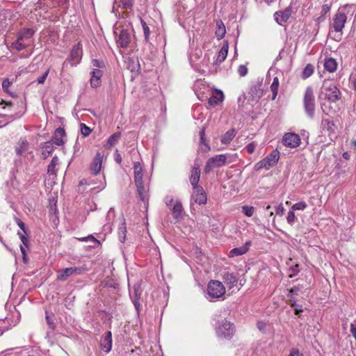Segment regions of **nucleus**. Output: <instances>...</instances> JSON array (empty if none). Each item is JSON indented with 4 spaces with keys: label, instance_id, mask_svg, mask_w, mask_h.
I'll return each instance as SVG.
<instances>
[{
    "label": "nucleus",
    "instance_id": "nucleus-6",
    "mask_svg": "<svg viewBox=\"0 0 356 356\" xmlns=\"http://www.w3.org/2000/svg\"><path fill=\"white\" fill-rule=\"evenodd\" d=\"M280 159V152L276 149L273 150L271 153H270L264 159L257 162L254 167V169L256 171L260 170L263 168L266 170H269L270 168L275 166Z\"/></svg>",
    "mask_w": 356,
    "mask_h": 356
},
{
    "label": "nucleus",
    "instance_id": "nucleus-55",
    "mask_svg": "<svg viewBox=\"0 0 356 356\" xmlns=\"http://www.w3.org/2000/svg\"><path fill=\"white\" fill-rule=\"evenodd\" d=\"M255 148H256V145H255L254 143H251L248 144V145H246V147H245V149L249 154H252L254 152Z\"/></svg>",
    "mask_w": 356,
    "mask_h": 356
},
{
    "label": "nucleus",
    "instance_id": "nucleus-45",
    "mask_svg": "<svg viewBox=\"0 0 356 356\" xmlns=\"http://www.w3.org/2000/svg\"><path fill=\"white\" fill-rule=\"evenodd\" d=\"M307 207V204L305 202H303V201H301V202H297L296 204H294L292 207H291V209L292 210H300V211H303L305 210Z\"/></svg>",
    "mask_w": 356,
    "mask_h": 356
},
{
    "label": "nucleus",
    "instance_id": "nucleus-62",
    "mask_svg": "<svg viewBox=\"0 0 356 356\" xmlns=\"http://www.w3.org/2000/svg\"><path fill=\"white\" fill-rule=\"evenodd\" d=\"M323 125H327L328 129H330V124H333L329 119H325L322 121Z\"/></svg>",
    "mask_w": 356,
    "mask_h": 356
},
{
    "label": "nucleus",
    "instance_id": "nucleus-18",
    "mask_svg": "<svg viewBox=\"0 0 356 356\" xmlns=\"http://www.w3.org/2000/svg\"><path fill=\"white\" fill-rule=\"evenodd\" d=\"M35 33V31L30 28H24L17 34V38L25 43H29Z\"/></svg>",
    "mask_w": 356,
    "mask_h": 356
},
{
    "label": "nucleus",
    "instance_id": "nucleus-33",
    "mask_svg": "<svg viewBox=\"0 0 356 356\" xmlns=\"http://www.w3.org/2000/svg\"><path fill=\"white\" fill-rule=\"evenodd\" d=\"M324 67L329 72H334L337 68V63L335 59L332 58H327L325 59Z\"/></svg>",
    "mask_w": 356,
    "mask_h": 356
},
{
    "label": "nucleus",
    "instance_id": "nucleus-11",
    "mask_svg": "<svg viewBox=\"0 0 356 356\" xmlns=\"http://www.w3.org/2000/svg\"><path fill=\"white\" fill-rule=\"evenodd\" d=\"M223 281L229 289H233V291L235 290L238 291L243 285L241 283H238V276L234 273H225L223 275Z\"/></svg>",
    "mask_w": 356,
    "mask_h": 356
},
{
    "label": "nucleus",
    "instance_id": "nucleus-28",
    "mask_svg": "<svg viewBox=\"0 0 356 356\" xmlns=\"http://www.w3.org/2000/svg\"><path fill=\"white\" fill-rule=\"evenodd\" d=\"M200 178V170L198 168H193L190 177V182L193 186V189H195L196 187H200V186L198 185Z\"/></svg>",
    "mask_w": 356,
    "mask_h": 356
},
{
    "label": "nucleus",
    "instance_id": "nucleus-48",
    "mask_svg": "<svg viewBox=\"0 0 356 356\" xmlns=\"http://www.w3.org/2000/svg\"><path fill=\"white\" fill-rule=\"evenodd\" d=\"M296 220V217L293 210L289 211L288 212L287 216H286L287 222L289 224H290L291 225H293Z\"/></svg>",
    "mask_w": 356,
    "mask_h": 356
},
{
    "label": "nucleus",
    "instance_id": "nucleus-52",
    "mask_svg": "<svg viewBox=\"0 0 356 356\" xmlns=\"http://www.w3.org/2000/svg\"><path fill=\"white\" fill-rule=\"evenodd\" d=\"M12 82L8 79H6L3 81L2 82V88L3 90L8 92V88L10 86Z\"/></svg>",
    "mask_w": 356,
    "mask_h": 356
},
{
    "label": "nucleus",
    "instance_id": "nucleus-53",
    "mask_svg": "<svg viewBox=\"0 0 356 356\" xmlns=\"http://www.w3.org/2000/svg\"><path fill=\"white\" fill-rule=\"evenodd\" d=\"M49 73V69L47 70L46 72L41 76L38 78L37 82L39 84L43 83L45 81Z\"/></svg>",
    "mask_w": 356,
    "mask_h": 356
},
{
    "label": "nucleus",
    "instance_id": "nucleus-37",
    "mask_svg": "<svg viewBox=\"0 0 356 356\" xmlns=\"http://www.w3.org/2000/svg\"><path fill=\"white\" fill-rule=\"evenodd\" d=\"M182 204L180 202H176L174 204L172 211L175 218L177 219L181 217L182 213Z\"/></svg>",
    "mask_w": 356,
    "mask_h": 356
},
{
    "label": "nucleus",
    "instance_id": "nucleus-1",
    "mask_svg": "<svg viewBox=\"0 0 356 356\" xmlns=\"http://www.w3.org/2000/svg\"><path fill=\"white\" fill-rule=\"evenodd\" d=\"M347 21V15L343 9L339 8L333 16L330 27V35L334 33V38L340 40L343 34V29Z\"/></svg>",
    "mask_w": 356,
    "mask_h": 356
},
{
    "label": "nucleus",
    "instance_id": "nucleus-30",
    "mask_svg": "<svg viewBox=\"0 0 356 356\" xmlns=\"http://www.w3.org/2000/svg\"><path fill=\"white\" fill-rule=\"evenodd\" d=\"M134 174L135 183L143 181V168L139 162H135L134 164Z\"/></svg>",
    "mask_w": 356,
    "mask_h": 356
},
{
    "label": "nucleus",
    "instance_id": "nucleus-47",
    "mask_svg": "<svg viewBox=\"0 0 356 356\" xmlns=\"http://www.w3.org/2000/svg\"><path fill=\"white\" fill-rule=\"evenodd\" d=\"M80 127H81V134L84 136V137H86L90 135V134L91 133L92 130L90 127H88V126H86L85 124L83 123H81L80 124Z\"/></svg>",
    "mask_w": 356,
    "mask_h": 356
},
{
    "label": "nucleus",
    "instance_id": "nucleus-43",
    "mask_svg": "<svg viewBox=\"0 0 356 356\" xmlns=\"http://www.w3.org/2000/svg\"><path fill=\"white\" fill-rule=\"evenodd\" d=\"M243 213L248 217H251L253 216L254 212V208L252 206H243L242 207Z\"/></svg>",
    "mask_w": 356,
    "mask_h": 356
},
{
    "label": "nucleus",
    "instance_id": "nucleus-32",
    "mask_svg": "<svg viewBox=\"0 0 356 356\" xmlns=\"http://www.w3.org/2000/svg\"><path fill=\"white\" fill-rule=\"evenodd\" d=\"M121 138V133L116 132L112 134L107 140L105 147L110 149L115 146Z\"/></svg>",
    "mask_w": 356,
    "mask_h": 356
},
{
    "label": "nucleus",
    "instance_id": "nucleus-39",
    "mask_svg": "<svg viewBox=\"0 0 356 356\" xmlns=\"http://www.w3.org/2000/svg\"><path fill=\"white\" fill-rule=\"evenodd\" d=\"M314 67L312 64H307L302 72V78L306 79L311 76L314 73Z\"/></svg>",
    "mask_w": 356,
    "mask_h": 356
},
{
    "label": "nucleus",
    "instance_id": "nucleus-29",
    "mask_svg": "<svg viewBox=\"0 0 356 356\" xmlns=\"http://www.w3.org/2000/svg\"><path fill=\"white\" fill-rule=\"evenodd\" d=\"M135 184L136 186L140 199L143 202L145 201L147 197V187L145 186L143 181L135 183Z\"/></svg>",
    "mask_w": 356,
    "mask_h": 356
},
{
    "label": "nucleus",
    "instance_id": "nucleus-3",
    "mask_svg": "<svg viewBox=\"0 0 356 356\" xmlns=\"http://www.w3.org/2000/svg\"><path fill=\"white\" fill-rule=\"evenodd\" d=\"M114 34L116 37V42L118 47L127 48L131 40L132 28L127 25L126 27L115 24L113 27Z\"/></svg>",
    "mask_w": 356,
    "mask_h": 356
},
{
    "label": "nucleus",
    "instance_id": "nucleus-15",
    "mask_svg": "<svg viewBox=\"0 0 356 356\" xmlns=\"http://www.w3.org/2000/svg\"><path fill=\"white\" fill-rule=\"evenodd\" d=\"M251 244V241H248L243 246L232 249L228 254V257L232 258L245 254L248 252Z\"/></svg>",
    "mask_w": 356,
    "mask_h": 356
},
{
    "label": "nucleus",
    "instance_id": "nucleus-22",
    "mask_svg": "<svg viewBox=\"0 0 356 356\" xmlns=\"http://www.w3.org/2000/svg\"><path fill=\"white\" fill-rule=\"evenodd\" d=\"M141 292H142V291L140 289V286L135 285L134 286V293L133 294L130 293L133 304H134L138 314L139 313L140 307V298Z\"/></svg>",
    "mask_w": 356,
    "mask_h": 356
},
{
    "label": "nucleus",
    "instance_id": "nucleus-41",
    "mask_svg": "<svg viewBox=\"0 0 356 356\" xmlns=\"http://www.w3.org/2000/svg\"><path fill=\"white\" fill-rule=\"evenodd\" d=\"M127 63V68L130 70L131 72H136L140 68L138 61L133 58H129Z\"/></svg>",
    "mask_w": 356,
    "mask_h": 356
},
{
    "label": "nucleus",
    "instance_id": "nucleus-63",
    "mask_svg": "<svg viewBox=\"0 0 356 356\" xmlns=\"http://www.w3.org/2000/svg\"><path fill=\"white\" fill-rule=\"evenodd\" d=\"M58 163V159L57 156H54L49 164L56 166Z\"/></svg>",
    "mask_w": 356,
    "mask_h": 356
},
{
    "label": "nucleus",
    "instance_id": "nucleus-12",
    "mask_svg": "<svg viewBox=\"0 0 356 356\" xmlns=\"http://www.w3.org/2000/svg\"><path fill=\"white\" fill-rule=\"evenodd\" d=\"M282 143L286 147L296 148L300 144V138L297 134L286 133L282 138Z\"/></svg>",
    "mask_w": 356,
    "mask_h": 356
},
{
    "label": "nucleus",
    "instance_id": "nucleus-36",
    "mask_svg": "<svg viewBox=\"0 0 356 356\" xmlns=\"http://www.w3.org/2000/svg\"><path fill=\"white\" fill-rule=\"evenodd\" d=\"M217 29L216 31V35L218 40L222 39L226 33V29L224 24L221 20L216 22Z\"/></svg>",
    "mask_w": 356,
    "mask_h": 356
},
{
    "label": "nucleus",
    "instance_id": "nucleus-9",
    "mask_svg": "<svg viewBox=\"0 0 356 356\" xmlns=\"http://www.w3.org/2000/svg\"><path fill=\"white\" fill-rule=\"evenodd\" d=\"M322 93L331 102H336L341 97V92L337 87L330 81H325L323 83Z\"/></svg>",
    "mask_w": 356,
    "mask_h": 356
},
{
    "label": "nucleus",
    "instance_id": "nucleus-26",
    "mask_svg": "<svg viewBox=\"0 0 356 356\" xmlns=\"http://www.w3.org/2000/svg\"><path fill=\"white\" fill-rule=\"evenodd\" d=\"M29 145V144L25 138H20L15 146L16 154L19 156L22 155L28 150Z\"/></svg>",
    "mask_w": 356,
    "mask_h": 356
},
{
    "label": "nucleus",
    "instance_id": "nucleus-61",
    "mask_svg": "<svg viewBox=\"0 0 356 356\" xmlns=\"http://www.w3.org/2000/svg\"><path fill=\"white\" fill-rule=\"evenodd\" d=\"M284 209L282 204H280L279 206H277V211H276L277 214L282 216L284 213Z\"/></svg>",
    "mask_w": 356,
    "mask_h": 356
},
{
    "label": "nucleus",
    "instance_id": "nucleus-56",
    "mask_svg": "<svg viewBox=\"0 0 356 356\" xmlns=\"http://www.w3.org/2000/svg\"><path fill=\"white\" fill-rule=\"evenodd\" d=\"M288 356H304V355L302 353H300L298 349L292 348Z\"/></svg>",
    "mask_w": 356,
    "mask_h": 356
},
{
    "label": "nucleus",
    "instance_id": "nucleus-13",
    "mask_svg": "<svg viewBox=\"0 0 356 356\" xmlns=\"http://www.w3.org/2000/svg\"><path fill=\"white\" fill-rule=\"evenodd\" d=\"M104 154L98 152L90 165V172L94 175H97L102 170Z\"/></svg>",
    "mask_w": 356,
    "mask_h": 356
},
{
    "label": "nucleus",
    "instance_id": "nucleus-17",
    "mask_svg": "<svg viewBox=\"0 0 356 356\" xmlns=\"http://www.w3.org/2000/svg\"><path fill=\"white\" fill-rule=\"evenodd\" d=\"M291 15V8H286L282 11H277L274 14V18L276 22L282 25L284 22H286Z\"/></svg>",
    "mask_w": 356,
    "mask_h": 356
},
{
    "label": "nucleus",
    "instance_id": "nucleus-42",
    "mask_svg": "<svg viewBox=\"0 0 356 356\" xmlns=\"http://www.w3.org/2000/svg\"><path fill=\"white\" fill-rule=\"evenodd\" d=\"M279 79L277 77L273 79V83L270 85V90L273 93V99H275L277 95L278 88H279Z\"/></svg>",
    "mask_w": 356,
    "mask_h": 356
},
{
    "label": "nucleus",
    "instance_id": "nucleus-59",
    "mask_svg": "<svg viewBox=\"0 0 356 356\" xmlns=\"http://www.w3.org/2000/svg\"><path fill=\"white\" fill-rule=\"evenodd\" d=\"M56 167L55 165L49 164L47 167V172L49 175H55L56 174Z\"/></svg>",
    "mask_w": 356,
    "mask_h": 356
},
{
    "label": "nucleus",
    "instance_id": "nucleus-20",
    "mask_svg": "<svg viewBox=\"0 0 356 356\" xmlns=\"http://www.w3.org/2000/svg\"><path fill=\"white\" fill-rule=\"evenodd\" d=\"M263 96V90L258 85L252 86L248 92V101L257 102Z\"/></svg>",
    "mask_w": 356,
    "mask_h": 356
},
{
    "label": "nucleus",
    "instance_id": "nucleus-14",
    "mask_svg": "<svg viewBox=\"0 0 356 356\" xmlns=\"http://www.w3.org/2000/svg\"><path fill=\"white\" fill-rule=\"evenodd\" d=\"M191 200L199 204L207 203V195L202 186L196 187L193 189Z\"/></svg>",
    "mask_w": 356,
    "mask_h": 356
},
{
    "label": "nucleus",
    "instance_id": "nucleus-23",
    "mask_svg": "<svg viewBox=\"0 0 356 356\" xmlns=\"http://www.w3.org/2000/svg\"><path fill=\"white\" fill-rule=\"evenodd\" d=\"M224 99V94L220 90H214L212 91L211 96L209 99V104L211 106H216L222 102Z\"/></svg>",
    "mask_w": 356,
    "mask_h": 356
},
{
    "label": "nucleus",
    "instance_id": "nucleus-16",
    "mask_svg": "<svg viewBox=\"0 0 356 356\" xmlns=\"http://www.w3.org/2000/svg\"><path fill=\"white\" fill-rule=\"evenodd\" d=\"M133 4V0H114L113 13H114L117 16L118 14L120 15L118 11L119 8H121L122 9H130L132 8Z\"/></svg>",
    "mask_w": 356,
    "mask_h": 356
},
{
    "label": "nucleus",
    "instance_id": "nucleus-8",
    "mask_svg": "<svg viewBox=\"0 0 356 356\" xmlns=\"http://www.w3.org/2000/svg\"><path fill=\"white\" fill-rule=\"evenodd\" d=\"M82 55V44L79 42L72 47L70 57L63 63L62 70H64L67 67L68 62L72 67L76 66L81 62Z\"/></svg>",
    "mask_w": 356,
    "mask_h": 356
},
{
    "label": "nucleus",
    "instance_id": "nucleus-4",
    "mask_svg": "<svg viewBox=\"0 0 356 356\" xmlns=\"http://www.w3.org/2000/svg\"><path fill=\"white\" fill-rule=\"evenodd\" d=\"M16 223L21 229V231L17 232V235L22 243V244L20 245V250L22 254V259L23 261L26 264L28 261L26 250L29 247V233L26 229L25 224L20 219L17 218Z\"/></svg>",
    "mask_w": 356,
    "mask_h": 356
},
{
    "label": "nucleus",
    "instance_id": "nucleus-64",
    "mask_svg": "<svg viewBox=\"0 0 356 356\" xmlns=\"http://www.w3.org/2000/svg\"><path fill=\"white\" fill-rule=\"evenodd\" d=\"M330 10V8L328 5H323L322 7V11L325 14L328 13Z\"/></svg>",
    "mask_w": 356,
    "mask_h": 356
},
{
    "label": "nucleus",
    "instance_id": "nucleus-51",
    "mask_svg": "<svg viewBox=\"0 0 356 356\" xmlns=\"http://www.w3.org/2000/svg\"><path fill=\"white\" fill-rule=\"evenodd\" d=\"M47 323L48 324L49 327L51 329L55 328V324L52 320V318L49 315L48 312H46V316H45Z\"/></svg>",
    "mask_w": 356,
    "mask_h": 356
},
{
    "label": "nucleus",
    "instance_id": "nucleus-44",
    "mask_svg": "<svg viewBox=\"0 0 356 356\" xmlns=\"http://www.w3.org/2000/svg\"><path fill=\"white\" fill-rule=\"evenodd\" d=\"M70 268L73 275H81L87 270L84 266H74L70 267Z\"/></svg>",
    "mask_w": 356,
    "mask_h": 356
},
{
    "label": "nucleus",
    "instance_id": "nucleus-5",
    "mask_svg": "<svg viewBox=\"0 0 356 356\" xmlns=\"http://www.w3.org/2000/svg\"><path fill=\"white\" fill-rule=\"evenodd\" d=\"M225 293V288L222 282L218 280H211L207 289L206 298L209 301L218 299Z\"/></svg>",
    "mask_w": 356,
    "mask_h": 356
},
{
    "label": "nucleus",
    "instance_id": "nucleus-19",
    "mask_svg": "<svg viewBox=\"0 0 356 356\" xmlns=\"http://www.w3.org/2000/svg\"><path fill=\"white\" fill-rule=\"evenodd\" d=\"M100 346L103 351L108 353L112 348V333L111 331L106 332L102 337L100 342Z\"/></svg>",
    "mask_w": 356,
    "mask_h": 356
},
{
    "label": "nucleus",
    "instance_id": "nucleus-58",
    "mask_svg": "<svg viewBox=\"0 0 356 356\" xmlns=\"http://www.w3.org/2000/svg\"><path fill=\"white\" fill-rule=\"evenodd\" d=\"M350 331L352 335L353 336V337L356 340V323L355 322L352 323L350 324Z\"/></svg>",
    "mask_w": 356,
    "mask_h": 356
},
{
    "label": "nucleus",
    "instance_id": "nucleus-50",
    "mask_svg": "<svg viewBox=\"0 0 356 356\" xmlns=\"http://www.w3.org/2000/svg\"><path fill=\"white\" fill-rule=\"evenodd\" d=\"M92 64L93 67H97L96 69H101L104 67V63L102 60L93 59Z\"/></svg>",
    "mask_w": 356,
    "mask_h": 356
},
{
    "label": "nucleus",
    "instance_id": "nucleus-10",
    "mask_svg": "<svg viewBox=\"0 0 356 356\" xmlns=\"http://www.w3.org/2000/svg\"><path fill=\"white\" fill-rule=\"evenodd\" d=\"M227 161V154H218L211 157L208 159L204 170L206 173H209L211 170L216 168H220L225 165Z\"/></svg>",
    "mask_w": 356,
    "mask_h": 356
},
{
    "label": "nucleus",
    "instance_id": "nucleus-25",
    "mask_svg": "<svg viewBox=\"0 0 356 356\" xmlns=\"http://www.w3.org/2000/svg\"><path fill=\"white\" fill-rule=\"evenodd\" d=\"M54 143L52 141H47L41 143L40 147L42 150V156L43 159H47L54 152Z\"/></svg>",
    "mask_w": 356,
    "mask_h": 356
},
{
    "label": "nucleus",
    "instance_id": "nucleus-7",
    "mask_svg": "<svg viewBox=\"0 0 356 356\" xmlns=\"http://www.w3.org/2000/svg\"><path fill=\"white\" fill-rule=\"evenodd\" d=\"M304 108L307 116L313 119L315 113V97L313 92V89L311 86L306 88L304 99Z\"/></svg>",
    "mask_w": 356,
    "mask_h": 356
},
{
    "label": "nucleus",
    "instance_id": "nucleus-21",
    "mask_svg": "<svg viewBox=\"0 0 356 356\" xmlns=\"http://www.w3.org/2000/svg\"><path fill=\"white\" fill-rule=\"evenodd\" d=\"M103 72L100 69H94L91 72L90 86L96 88L101 85Z\"/></svg>",
    "mask_w": 356,
    "mask_h": 356
},
{
    "label": "nucleus",
    "instance_id": "nucleus-38",
    "mask_svg": "<svg viewBox=\"0 0 356 356\" xmlns=\"http://www.w3.org/2000/svg\"><path fill=\"white\" fill-rule=\"evenodd\" d=\"M126 234H127V228L125 225V222H122L118 227V236L119 240L121 243H124L126 239Z\"/></svg>",
    "mask_w": 356,
    "mask_h": 356
},
{
    "label": "nucleus",
    "instance_id": "nucleus-57",
    "mask_svg": "<svg viewBox=\"0 0 356 356\" xmlns=\"http://www.w3.org/2000/svg\"><path fill=\"white\" fill-rule=\"evenodd\" d=\"M299 291V289L298 287H294L290 289L289 291V297L291 298H293L295 296L298 295V293Z\"/></svg>",
    "mask_w": 356,
    "mask_h": 356
},
{
    "label": "nucleus",
    "instance_id": "nucleus-60",
    "mask_svg": "<svg viewBox=\"0 0 356 356\" xmlns=\"http://www.w3.org/2000/svg\"><path fill=\"white\" fill-rule=\"evenodd\" d=\"M7 26H8V24H6V22H0V35L3 33Z\"/></svg>",
    "mask_w": 356,
    "mask_h": 356
},
{
    "label": "nucleus",
    "instance_id": "nucleus-2",
    "mask_svg": "<svg viewBox=\"0 0 356 356\" xmlns=\"http://www.w3.org/2000/svg\"><path fill=\"white\" fill-rule=\"evenodd\" d=\"M215 331L218 339L230 340L235 333V326L227 319H221L216 323Z\"/></svg>",
    "mask_w": 356,
    "mask_h": 356
},
{
    "label": "nucleus",
    "instance_id": "nucleus-54",
    "mask_svg": "<svg viewBox=\"0 0 356 356\" xmlns=\"http://www.w3.org/2000/svg\"><path fill=\"white\" fill-rule=\"evenodd\" d=\"M79 240L81 241H92L97 244H99V241L97 239H96L92 235H89L87 237L79 238Z\"/></svg>",
    "mask_w": 356,
    "mask_h": 356
},
{
    "label": "nucleus",
    "instance_id": "nucleus-27",
    "mask_svg": "<svg viewBox=\"0 0 356 356\" xmlns=\"http://www.w3.org/2000/svg\"><path fill=\"white\" fill-rule=\"evenodd\" d=\"M229 49V44L227 42H225L221 47L220 51L218 54L216 64H220L227 58Z\"/></svg>",
    "mask_w": 356,
    "mask_h": 356
},
{
    "label": "nucleus",
    "instance_id": "nucleus-34",
    "mask_svg": "<svg viewBox=\"0 0 356 356\" xmlns=\"http://www.w3.org/2000/svg\"><path fill=\"white\" fill-rule=\"evenodd\" d=\"M72 275L70 267L59 270L57 272V280L61 282L66 281Z\"/></svg>",
    "mask_w": 356,
    "mask_h": 356
},
{
    "label": "nucleus",
    "instance_id": "nucleus-49",
    "mask_svg": "<svg viewBox=\"0 0 356 356\" xmlns=\"http://www.w3.org/2000/svg\"><path fill=\"white\" fill-rule=\"evenodd\" d=\"M248 72V69L245 65H241L238 67V73L240 75V76L243 77L245 76Z\"/></svg>",
    "mask_w": 356,
    "mask_h": 356
},
{
    "label": "nucleus",
    "instance_id": "nucleus-46",
    "mask_svg": "<svg viewBox=\"0 0 356 356\" xmlns=\"http://www.w3.org/2000/svg\"><path fill=\"white\" fill-rule=\"evenodd\" d=\"M141 24H142V27H143V30L145 40L146 41H148L149 37V34H150L149 28L147 26V24L143 20H142V19H141Z\"/></svg>",
    "mask_w": 356,
    "mask_h": 356
},
{
    "label": "nucleus",
    "instance_id": "nucleus-35",
    "mask_svg": "<svg viewBox=\"0 0 356 356\" xmlns=\"http://www.w3.org/2000/svg\"><path fill=\"white\" fill-rule=\"evenodd\" d=\"M204 135H205V129L202 128L201 129V131H200V148L201 149L202 151L206 152L210 149V147L204 139Z\"/></svg>",
    "mask_w": 356,
    "mask_h": 356
},
{
    "label": "nucleus",
    "instance_id": "nucleus-40",
    "mask_svg": "<svg viewBox=\"0 0 356 356\" xmlns=\"http://www.w3.org/2000/svg\"><path fill=\"white\" fill-rule=\"evenodd\" d=\"M29 45V43L23 42L22 40L17 38V40L12 43L11 47L17 51H22L27 48Z\"/></svg>",
    "mask_w": 356,
    "mask_h": 356
},
{
    "label": "nucleus",
    "instance_id": "nucleus-24",
    "mask_svg": "<svg viewBox=\"0 0 356 356\" xmlns=\"http://www.w3.org/2000/svg\"><path fill=\"white\" fill-rule=\"evenodd\" d=\"M65 137V131L63 128H57L55 130L54 135L53 136L52 142L54 144L60 146L65 143L63 138Z\"/></svg>",
    "mask_w": 356,
    "mask_h": 356
},
{
    "label": "nucleus",
    "instance_id": "nucleus-31",
    "mask_svg": "<svg viewBox=\"0 0 356 356\" xmlns=\"http://www.w3.org/2000/svg\"><path fill=\"white\" fill-rule=\"evenodd\" d=\"M236 135V131L234 129L226 131L221 137L220 141L222 144H229Z\"/></svg>",
    "mask_w": 356,
    "mask_h": 356
}]
</instances>
